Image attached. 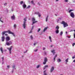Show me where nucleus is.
Returning <instances> with one entry per match:
<instances>
[{"label": "nucleus", "mask_w": 75, "mask_h": 75, "mask_svg": "<svg viewBox=\"0 0 75 75\" xmlns=\"http://www.w3.org/2000/svg\"><path fill=\"white\" fill-rule=\"evenodd\" d=\"M27 17H26L23 19L24 21H23V28L24 29L25 28V27H26V25H27L25 21H27Z\"/></svg>", "instance_id": "obj_1"}, {"label": "nucleus", "mask_w": 75, "mask_h": 75, "mask_svg": "<svg viewBox=\"0 0 75 75\" xmlns=\"http://www.w3.org/2000/svg\"><path fill=\"white\" fill-rule=\"evenodd\" d=\"M13 48V46H11L9 48L7 47V50H8L9 51V52L10 54H11V50H12V48Z\"/></svg>", "instance_id": "obj_2"}, {"label": "nucleus", "mask_w": 75, "mask_h": 75, "mask_svg": "<svg viewBox=\"0 0 75 75\" xmlns=\"http://www.w3.org/2000/svg\"><path fill=\"white\" fill-rule=\"evenodd\" d=\"M8 32L9 34H12V35H13V37H16V35L14 34V33L11 32V31H10V30H8Z\"/></svg>", "instance_id": "obj_3"}, {"label": "nucleus", "mask_w": 75, "mask_h": 75, "mask_svg": "<svg viewBox=\"0 0 75 75\" xmlns=\"http://www.w3.org/2000/svg\"><path fill=\"white\" fill-rule=\"evenodd\" d=\"M12 44V42L11 41H9V42H6V45H7L9 46L10 45H11Z\"/></svg>", "instance_id": "obj_4"}, {"label": "nucleus", "mask_w": 75, "mask_h": 75, "mask_svg": "<svg viewBox=\"0 0 75 75\" xmlns=\"http://www.w3.org/2000/svg\"><path fill=\"white\" fill-rule=\"evenodd\" d=\"M70 15L71 17L73 18H74V17H75V15H74V12H71L70 13Z\"/></svg>", "instance_id": "obj_5"}, {"label": "nucleus", "mask_w": 75, "mask_h": 75, "mask_svg": "<svg viewBox=\"0 0 75 75\" xmlns=\"http://www.w3.org/2000/svg\"><path fill=\"white\" fill-rule=\"evenodd\" d=\"M11 18L12 20H14L16 19V16L14 15H13V16H11Z\"/></svg>", "instance_id": "obj_6"}, {"label": "nucleus", "mask_w": 75, "mask_h": 75, "mask_svg": "<svg viewBox=\"0 0 75 75\" xmlns=\"http://www.w3.org/2000/svg\"><path fill=\"white\" fill-rule=\"evenodd\" d=\"M61 24H63L64 27L65 28V27H66V23L64 21H62L61 23Z\"/></svg>", "instance_id": "obj_7"}, {"label": "nucleus", "mask_w": 75, "mask_h": 75, "mask_svg": "<svg viewBox=\"0 0 75 75\" xmlns=\"http://www.w3.org/2000/svg\"><path fill=\"white\" fill-rule=\"evenodd\" d=\"M9 40H10V38L8 36L6 38V42H8V41H9Z\"/></svg>", "instance_id": "obj_8"}, {"label": "nucleus", "mask_w": 75, "mask_h": 75, "mask_svg": "<svg viewBox=\"0 0 75 75\" xmlns=\"http://www.w3.org/2000/svg\"><path fill=\"white\" fill-rule=\"evenodd\" d=\"M54 67H52L51 69H50V72H53V71H54Z\"/></svg>", "instance_id": "obj_9"}, {"label": "nucleus", "mask_w": 75, "mask_h": 75, "mask_svg": "<svg viewBox=\"0 0 75 75\" xmlns=\"http://www.w3.org/2000/svg\"><path fill=\"white\" fill-rule=\"evenodd\" d=\"M35 14H38V15L39 17H41V14L39 12H35Z\"/></svg>", "instance_id": "obj_10"}, {"label": "nucleus", "mask_w": 75, "mask_h": 75, "mask_svg": "<svg viewBox=\"0 0 75 75\" xmlns=\"http://www.w3.org/2000/svg\"><path fill=\"white\" fill-rule=\"evenodd\" d=\"M26 7H27V5H25V4H23V8H26Z\"/></svg>", "instance_id": "obj_11"}, {"label": "nucleus", "mask_w": 75, "mask_h": 75, "mask_svg": "<svg viewBox=\"0 0 75 75\" xmlns=\"http://www.w3.org/2000/svg\"><path fill=\"white\" fill-rule=\"evenodd\" d=\"M55 50H52L51 51V52L53 53V55H54L55 54Z\"/></svg>", "instance_id": "obj_12"}, {"label": "nucleus", "mask_w": 75, "mask_h": 75, "mask_svg": "<svg viewBox=\"0 0 75 75\" xmlns=\"http://www.w3.org/2000/svg\"><path fill=\"white\" fill-rule=\"evenodd\" d=\"M1 40L3 42L4 41V40H5V38L4 37H2Z\"/></svg>", "instance_id": "obj_13"}, {"label": "nucleus", "mask_w": 75, "mask_h": 75, "mask_svg": "<svg viewBox=\"0 0 75 75\" xmlns=\"http://www.w3.org/2000/svg\"><path fill=\"white\" fill-rule=\"evenodd\" d=\"M37 22H38V21H33L32 22V25H33V24H35V23H37Z\"/></svg>", "instance_id": "obj_14"}, {"label": "nucleus", "mask_w": 75, "mask_h": 75, "mask_svg": "<svg viewBox=\"0 0 75 75\" xmlns=\"http://www.w3.org/2000/svg\"><path fill=\"white\" fill-rule=\"evenodd\" d=\"M61 61V60L60 59H58L57 60V62H60Z\"/></svg>", "instance_id": "obj_15"}, {"label": "nucleus", "mask_w": 75, "mask_h": 75, "mask_svg": "<svg viewBox=\"0 0 75 75\" xmlns=\"http://www.w3.org/2000/svg\"><path fill=\"white\" fill-rule=\"evenodd\" d=\"M48 65H46L43 68L44 69H46V68H48Z\"/></svg>", "instance_id": "obj_16"}, {"label": "nucleus", "mask_w": 75, "mask_h": 75, "mask_svg": "<svg viewBox=\"0 0 75 75\" xmlns=\"http://www.w3.org/2000/svg\"><path fill=\"white\" fill-rule=\"evenodd\" d=\"M57 57V54H56L55 56L54 57L53 59L54 60V61H55V59L56 58V57Z\"/></svg>", "instance_id": "obj_17"}, {"label": "nucleus", "mask_w": 75, "mask_h": 75, "mask_svg": "<svg viewBox=\"0 0 75 75\" xmlns=\"http://www.w3.org/2000/svg\"><path fill=\"white\" fill-rule=\"evenodd\" d=\"M44 61L45 62H47V59L46 58V57H45L44 59Z\"/></svg>", "instance_id": "obj_18"}, {"label": "nucleus", "mask_w": 75, "mask_h": 75, "mask_svg": "<svg viewBox=\"0 0 75 75\" xmlns=\"http://www.w3.org/2000/svg\"><path fill=\"white\" fill-rule=\"evenodd\" d=\"M46 71H44V74L43 75H47V74L46 73Z\"/></svg>", "instance_id": "obj_19"}, {"label": "nucleus", "mask_w": 75, "mask_h": 75, "mask_svg": "<svg viewBox=\"0 0 75 75\" xmlns=\"http://www.w3.org/2000/svg\"><path fill=\"white\" fill-rule=\"evenodd\" d=\"M47 28H48L47 27L45 28L43 30V32H45V31H46V30H47Z\"/></svg>", "instance_id": "obj_20"}, {"label": "nucleus", "mask_w": 75, "mask_h": 75, "mask_svg": "<svg viewBox=\"0 0 75 75\" xmlns=\"http://www.w3.org/2000/svg\"><path fill=\"white\" fill-rule=\"evenodd\" d=\"M0 50L2 52V54H3V48L1 47L0 48Z\"/></svg>", "instance_id": "obj_21"}, {"label": "nucleus", "mask_w": 75, "mask_h": 75, "mask_svg": "<svg viewBox=\"0 0 75 75\" xmlns=\"http://www.w3.org/2000/svg\"><path fill=\"white\" fill-rule=\"evenodd\" d=\"M48 16H47V17L46 18V21L47 22L48 21Z\"/></svg>", "instance_id": "obj_22"}, {"label": "nucleus", "mask_w": 75, "mask_h": 75, "mask_svg": "<svg viewBox=\"0 0 75 75\" xmlns=\"http://www.w3.org/2000/svg\"><path fill=\"white\" fill-rule=\"evenodd\" d=\"M49 40H50V42H52V40L51 39V36H49Z\"/></svg>", "instance_id": "obj_23"}, {"label": "nucleus", "mask_w": 75, "mask_h": 75, "mask_svg": "<svg viewBox=\"0 0 75 75\" xmlns=\"http://www.w3.org/2000/svg\"><path fill=\"white\" fill-rule=\"evenodd\" d=\"M13 27H14V28H16V27H17V25H16V24H15L13 25Z\"/></svg>", "instance_id": "obj_24"}, {"label": "nucleus", "mask_w": 75, "mask_h": 75, "mask_svg": "<svg viewBox=\"0 0 75 75\" xmlns=\"http://www.w3.org/2000/svg\"><path fill=\"white\" fill-rule=\"evenodd\" d=\"M35 18H32V21H35Z\"/></svg>", "instance_id": "obj_25"}, {"label": "nucleus", "mask_w": 75, "mask_h": 75, "mask_svg": "<svg viewBox=\"0 0 75 75\" xmlns=\"http://www.w3.org/2000/svg\"><path fill=\"white\" fill-rule=\"evenodd\" d=\"M12 68H13V69H16V65H13V66Z\"/></svg>", "instance_id": "obj_26"}, {"label": "nucleus", "mask_w": 75, "mask_h": 75, "mask_svg": "<svg viewBox=\"0 0 75 75\" xmlns=\"http://www.w3.org/2000/svg\"><path fill=\"white\" fill-rule=\"evenodd\" d=\"M56 34H58V33H59V30H57L56 31Z\"/></svg>", "instance_id": "obj_27"}, {"label": "nucleus", "mask_w": 75, "mask_h": 75, "mask_svg": "<svg viewBox=\"0 0 75 75\" xmlns=\"http://www.w3.org/2000/svg\"><path fill=\"white\" fill-rule=\"evenodd\" d=\"M10 68V66H7V69H8L9 68Z\"/></svg>", "instance_id": "obj_28"}, {"label": "nucleus", "mask_w": 75, "mask_h": 75, "mask_svg": "<svg viewBox=\"0 0 75 75\" xmlns=\"http://www.w3.org/2000/svg\"><path fill=\"white\" fill-rule=\"evenodd\" d=\"M63 34V32L62 31L60 33V35L62 36V35Z\"/></svg>", "instance_id": "obj_29"}, {"label": "nucleus", "mask_w": 75, "mask_h": 75, "mask_svg": "<svg viewBox=\"0 0 75 75\" xmlns=\"http://www.w3.org/2000/svg\"><path fill=\"white\" fill-rule=\"evenodd\" d=\"M7 33V31L3 32H2L3 35H4V34H5V33Z\"/></svg>", "instance_id": "obj_30"}, {"label": "nucleus", "mask_w": 75, "mask_h": 75, "mask_svg": "<svg viewBox=\"0 0 75 75\" xmlns=\"http://www.w3.org/2000/svg\"><path fill=\"white\" fill-rule=\"evenodd\" d=\"M30 38L31 40H33V36L32 35H30Z\"/></svg>", "instance_id": "obj_31"}, {"label": "nucleus", "mask_w": 75, "mask_h": 75, "mask_svg": "<svg viewBox=\"0 0 75 75\" xmlns=\"http://www.w3.org/2000/svg\"><path fill=\"white\" fill-rule=\"evenodd\" d=\"M56 29H57V30H58V29H59V26H57L56 27Z\"/></svg>", "instance_id": "obj_32"}, {"label": "nucleus", "mask_w": 75, "mask_h": 75, "mask_svg": "<svg viewBox=\"0 0 75 75\" xmlns=\"http://www.w3.org/2000/svg\"><path fill=\"white\" fill-rule=\"evenodd\" d=\"M40 67V65H38L36 67L37 68H39V67Z\"/></svg>", "instance_id": "obj_33"}, {"label": "nucleus", "mask_w": 75, "mask_h": 75, "mask_svg": "<svg viewBox=\"0 0 75 75\" xmlns=\"http://www.w3.org/2000/svg\"><path fill=\"white\" fill-rule=\"evenodd\" d=\"M7 3H5L4 4V6H6L7 5Z\"/></svg>", "instance_id": "obj_34"}, {"label": "nucleus", "mask_w": 75, "mask_h": 75, "mask_svg": "<svg viewBox=\"0 0 75 75\" xmlns=\"http://www.w3.org/2000/svg\"><path fill=\"white\" fill-rule=\"evenodd\" d=\"M40 30H41V29H40V28L38 29V31H37L38 32H39V31H40Z\"/></svg>", "instance_id": "obj_35"}, {"label": "nucleus", "mask_w": 75, "mask_h": 75, "mask_svg": "<svg viewBox=\"0 0 75 75\" xmlns=\"http://www.w3.org/2000/svg\"><path fill=\"white\" fill-rule=\"evenodd\" d=\"M23 1H21L20 2V3L21 4H23Z\"/></svg>", "instance_id": "obj_36"}, {"label": "nucleus", "mask_w": 75, "mask_h": 75, "mask_svg": "<svg viewBox=\"0 0 75 75\" xmlns=\"http://www.w3.org/2000/svg\"><path fill=\"white\" fill-rule=\"evenodd\" d=\"M73 11V10H70L69 11V13H71V11Z\"/></svg>", "instance_id": "obj_37"}, {"label": "nucleus", "mask_w": 75, "mask_h": 75, "mask_svg": "<svg viewBox=\"0 0 75 75\" xmlns=\"http://www.w3.org/2000/svg\"><path fill=\"white\" fill-rule=\"evenodd\" d=\"M1 18H0V21H1V22L2 23H3V21H1Z\"/></svg>", "instance_id": "obj_38"}, {"label": "nucleus", "mask_w": 75, "mask_h": 75, "mask_svg": "<svg viewBox=\"0 0 75 75\" xmlns=\"http://www.w3.org/2000/svg\"><path fill=\"white\" fill-rule=\"evenodd\" d=\"M34 26H32V28H31V30H33V28H34Z\"/></svg>", "instance_id": "obj_39"}, {"label": "nucleus", "mask_w": 75, "mask_h": 75, "mask_svg": "<svg viewBox=\"0 0 75 75\" xmlns=\"http://www.w3.org/2000/svg\"><path fill=\"white\" fill-rule=\"evenodd\" d=\"M46 62L44 61V62L43 63V64L44 65H45V64H46Z\"/></svg>", "instance_id": "obj_40"}, {"label": "nucleus", "mask_w": 75, "mask_h": 75, "mask_svg": "<svg viewBox=\"0 0 75 75\" xmlns=\"http://www.w3.org/2000/svg\"><path fill=\"white\" fill-rule=\"evenodd\" d=\"M38 50V49H36V50H34V51H35V52H37V51Z\"/></svg>", "instance_id": "obj_41"}, {"label": "nucleus", "mask_w": 75, "mask_h": 75, "mask_svg": "<svg viewBox=\"0 0 75 75\" xmlns=\"http://www.w3.org/2000/svg\"><path fill=\"white\" fill-rule=\"evenodd\" d=\"M30 8V6L29 5L27 8Z\"/></svg>", "instance_id": "obj_42"}, {"label": "nucleus", "mask_w": 75, "mask_h": 75, "mask_svg": "<svg viewBox=\"0 0 75 75\" xmlns=\"http://www.w3.org/2000/svg\"><path fill=\"white\" fill-rule=\"evenodd\" d=\"M28 51V50H26V51H24V53H26V52H27V51Z\"/></svg>", "instance_id": "obj_43"}, {"label": "nucleus", "mask_w": 75, "mask_h": 75, "mask_svg": "<svg viewBox=\"0 0 75 75\" xmlns=\"http://www.w3.org/2000/svg\"><path fill=\"white\" fill-rule=\"evenodd\" d=\"M75 45V43H73L72 45L73 46V47H74V45Z\"/></svg>", "instance_id": "obj_44"}, {"label": "nucleus", "mask_w": 75, "mask_h": 75, "mask_svg": "<svg viewBox=\"0 0 75 75\" xmlns=\"http://www.w3.org/2000/svg\"><path fill=\"white\" fill-rule=\"evenodd\" d=\"M31 3L32 4H34V1H31Z\"/></svg>", "instance_id": "obj_45"}, {"label": "nucleus", "mask_w": 75, "mask_h": 75, "mask_svg": "<svg viewBox=\"0 0 75 75\" xmlns=\"http://www.w3.org/2000/svg\"><path fill=\"white\" fill-rule=\"evenodd\" d=\"M66 37H67L68 38H71L70 36H67Z\"/></svg>", "instance_id": "obj_46"}, {"label": "nucleus", "mask_w": 75, "mask_h": 75, "mask_svg": "<svg viewBox=\"0 0 75 75\" xmlns=\"http://www.w3.org/2000/svg\"><path fill=\"white\" fill-rule=\"evenodd\" d=\"M37 44V42L35 43H34L33 45H36V44Z\"/></svg>", "instance_id": "obj_47"}, {"label": "nucleus", "mask_w": 75, "mask_h": 75, "mask_svg": "<svg viewBox=\"0 0 75 75\" xmlns=\"http://www.w3.org/2000/svg\"><path fill=\"white\" fill-rule=\"evenodd\" d=\"M68 58L66 59V62H68Z\"/></svg>", "instance_id": "obj_48"}, {"label": "nucleus", "mask_w": 75, "mask_h": 75, "mask_svg": "<svg viewBox=\"0 0 75 75\" xmlns=\"http://www.w3.org/2000/svg\"><path fill=\"white\" fill-rule=\"evenodd\" d=\"M11 11H14V8H12L11 9Z\"/></svg>", "instance_id": "obj_49"}, {"label": "nucleus", "mask_w": 75, "mask_h": 75, "mask_svg": "<svg viewBox=\"0 0 75 75\" xmlns=\"http://www.w3.org/2000/svg\"><path fill=\"white\" fill-rule=\"evenodd\" d=\"M32 33V30H31L30 31V32H29V33Z\"/></svg>", "instance_id": "obj_50"}, {"label": "nucleus", "mask_w": 75, "mask_h": 75, "mask_svg": "<svg viewBox=\"0 0 75 75\" xmlns=\"http://www.w3.org/2000/svg\"><path fill=\"white\" fill-rule=\"evenodd\" d=\"M2 61H4V57H2Z\"/></svg>", "instance_id": "obj_51"}, {"label": "nucleus", "mask_w": 75, "mask_h": 75, "mask_svg": "<svg viewBox=\"0 0 75 75\" xmlns=\"http://www.w3.org/2000/svg\"><path fill=\"white\" fill-rule=\"evenodd\" d=\"M66 26H68V25L67 23H66Z\"/></svg>", "instance_id": "obj_52"}, {"label": "nucleus", "mask_w": 75, "mask_h": 75, "mask_svg": "<svg viewBox=\"0 0 75 75\" xmlns=\"http://www.w3.org/2000/svg\"><path fill=\"white\" fill-rule=\"evenodd\" d=\"M12 73H13L14 72V70H12Z\"/></svg>", "instance_id": "obj_53"}, {"label": "nucleus", "mask_w": 75, "mask_h": 75, "mask_svg": "<svg viewBox=\"0 0 75 75\" xmlns=\"http://www.w3.org/2000/svg\"><path fill=\"white\" fill-rule=\"evenodd\" d=\"M43 50H45V48L44 47L43 49Z\"/></svg>", "instance_id": "obj_54"}, {"label": "nucleus", "mask_w": 75, "mask_h": 75, "mask_svg": "<svg viewBox=\"0 0 75 75\" xmlns=\"http://www.w3.org/2000/svg\"><path fill=\"white\" fill-rule=\"evenodd\" d=\"M74 38H75V33H74Z\"/></svg>", "instance_id": "obj_55"}, {"label": "nucleus", "mask_w": 75, "mask_h": 75, "mask_svg": "<svg viewBox=\"0 0 75 75\" xmlns=\"http://www.w3.org/2000/svg\"><path fill=\"white\" fill-rule=\"evenodd\" d=\"M53 46H54V45H52L50 46V47H53Z\"/></svg>", "instance_id": "obj_56"}, {"label": "nucleus", "mask_w": 75, "mask_h": 75, "mask_svg": "<svg viewBox=\"0 0 75 75\" xmlns=\"http://www.w3.org/2000/svg\"><path fill=\"white\" fill-rule=\"evenodd\" d=\"M75 57H72V59H74L75 58Z\"/></svg>", "instance_id": "obj_57"}, {"label": "nucleus", "mask_w": 75, "mask_h": 75, "mask_svg": "<svg viewBox=\"0 0 75 75\" xmlns=\"http://www.w3.org/2000/svg\"><path fill=\"white\" fill-rule=\"evenodd\" d=\"M5 35H6V36H7V35H8L7 34H5Z\"/></svg>", "instance_id": "obj_58"}, {"label": "nucleus", "mask_w": 75, "mask_h": 75, "mask_svg": "<svg viewBox=\"0 0 75 75\" xmlns=\"http://www.w3.org/2000/svg\"><path fill=\"white\" fill-rule=\"evenodd\" d=\"M59 1V0H56V1Z\"/></svg>", "instance_id": "obj_59"}, {"label": "nucleus", "mask_w": 75, "mask_h": 75, "mask_svg": "<svg viewBox=\"0 0 75 75\" xmlns=\"http://www.w3.org/2000/svg\"><path fill=\"white\" fill-rule=\"evenodd\" d=\"M68 0H66V2H68Z\"/></svg>", "instance_id": "obj_60"}, {"label": "nucleus", "mask_w": 75, "mask_h": 75, "mask_svg": "<svg viewBox=\"0 0 75 75\" xmlns=\"http://www.w3.org/2000/svg\"><path fill=\"white\" fill-rule=\"evenodd\" d=\"M75 62V59L73 61V62Z\"/></svg>", "instance_id": "obj_61"}, {"label": "nucleus", "mask_w": 75, "mask_h": 75, "mask_svg": "<svg viewBox=\"0 0 75 75\" xmlns=\"http://www.w3.org/2000/svg\"><path fill=\"white\" fill-rule=\"evenodd\" d=\"M55 16H57V15L56 14H55Z\"/></svg>", "instance_id": "obj_62"}, {"label": "nucleus", "mask_w": 75, "mask_h": 75, "mask_svg": "<svg viewBox=\"0 0 75 75\" xmlns=\"http://www.w3.org/2000/svg\"><path fill=\"white\" fill-rule=\"evenodd\" d=\"M59 21V20H57V22H58Z\"/></svg>", "instance_id": "obj_63"}, {"label": "nucleus", "mask_w": 75, "mask_h": 75, "mask_svg": "<svg viewBox=\"0 0 75 75\" xmlns=\"http://www.w3.org/2000/svg\"><path fill=\"white\" fill-rule=\"evenodd\" d=\"M38 4L39 5H40V3H39V2H38Z\"/></svg>", "instance_id": "obj_64"}]
</instances>
